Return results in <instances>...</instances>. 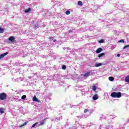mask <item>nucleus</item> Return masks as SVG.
<instances>
[{
  "label": "nucleus",
  "instance_id": "1",
  "mask_svg": "<svg viewBox=\"0 0 129 129\" xmlns=\"http://www.w3.org/2000/svg\"><path fill=\"white\" fill-rule=\"evenodd\" d=\"M111 96L113 98H120L121 97V93L120 92H113L111 93Z\"/></svg>",
  "mask_w": 129,
  "mask_h": 129
},
{
  "label": "nucleus",
  "instance_id": "2",
  "mask_svg": "<svg viewBox=\"0 0 129 129\" xmlns=\"http://www.w3.org/2000/svg\"><path fill=\"white\" fill-rule=\"evenodd\" d=\"M7 99V94L2 93L0 94V100H5Z\"/></svg>",
  "mask_w": 129,
  "mask_h": 129
},
{
  "label": "nucleus",
  "instance_id": "3",
  "mask_svg": "<svg viewBox=\"0 0 129 129\" xmlns=\"http://www.w3.org/2000/svg\"><path fill=\"white\" fill-rule=\"evenodd\" d=\"M99 129H112V127H110V126H109L105 128L103 125H101L99 127Z\"/></svg>",
  "mask_w": 129,
  "mask_h": 129
},
{
  "label": "nucleus",
  "instance_id": "4",
  "mask_svg": "<svg viewBox=\"0 0 129 129\" xmlns=\"http://www.w3.org/2000/svg\"><path fill=\"white\" fill-rule=\"evenodd\" d=\"M8 54H9L8 52L2 53V54L0 55V60L3 59V58H4L5 57V56H7V55H8Z\"/></svg>",
  "mask_w": 129,
  "mask_h": 129
},
{
  "label": "nucleus",
  "instance_id": "5",
  "mask_svg": "<svg viewBox=\"0 0 129 129\" xmlns=\"http://www.w3.org/2000/svg\"><path fill=\"white\" fill-rule=\"evenodd\" d=\"M45 123H46V119H43V120L40 121V123L38 125V126H41V125H44Z\"/></svg>",
  "mask_w": 129,
  "mask_h": 129
},
{
  "label": "nucleus",
  "instance_id": "6",
  "mask_svg": "<svg viewBox=\"0 0 129 129\" xmlns=\"http://www.w3.org/2000/svg\"><path fill=\"white\" fill-rule=\"evenodd\" d=\"M84 112L86 113V112H89L90 113H92L93 112V110H92L91 111L89 109H86L84 110Z\"/></svg>",
  "mask_w": 129,
  "mask_h": 129
},
{
  "label": "nucleus",
  "instance_id": "7",
  "mask_svg": "<svg viewBox=\"0 0 129 129\" xmlns=\"http://www.w3.org/2000/svg\"><path fill=\"white\" fill-rule=\"evenodd\" d=\"M9 41H10V42H15V37L14 36H11L8 38Z\"/></svg>",
  "mask_w": 129,
  "mask_h": 129
},
{
  "label": "nucleus",
  "instance_id": "8",
  "mask_svg": "<svg viewBox=\"0 0 129 129\" xmlns=\"http://www.w3.org/2000/svg\"><path fill=\"white\" fill-rule=\"evenodd\" d=\"M102 51V48L99 47L96 50V53H97V54H98Z\"/></svg>",
  "mask_w": 129,
  "mask_h": 129
},
{
  "label": "nucleus",
  "instance_id": "9",
  "mask_svg": "<svg viewBox=\"0 0 129 129\" xmlns=\"http://www.w3.org/2000/svg\"><path fill=\"white\" fill-rule=\"evenodd\" d=\"M39 124V122H35L34 124L32 125L31 128H35L36 126H38V125Z\"/></svg>",
  "mask_w": 129,
  "mask_h": 129
},
{
  "label": "nucleus",
  "instance_id": "10",
  "mask_svg": "<svg viewBox=\"0 0 129 129\" xmlns=\"http://www.w3.org/2000/svg\"><path fill=\"white\" fill-rule=\"evenodd\" d=\"M92 99L94 100H97V99H98V95L97 94H95L93 96Z\"/></svg>",
  "mask_w": 129,
  "mask_h": 129
},
{
  "label": "nucleus",
  "instance_id": "11",
  "mask_svg": "<svg viewBox=\"0 0 129 129\" xmlns=\"http://www.w3.org/2000/svg\"><path fill=\"white\" fill-rule=\"evenodd\" d=\"M102 66V63H95V67H100V66Z\"/></svg>",
  "mask_w": 129,
  "mask_h": 129
},
{
  "label": "nucleus",
  "instance_id": "12",
  "mask_svg": "<svg viewBox=\"0 0 129 129\" xmlns=\"http://www.w3.org/2000/svg\"><path fill=\"white\" fill-rule=\"evenodd\" d=\"M34 28H35V29H38V28H41V24H35Z\"/></svg>",
  "mask_w": 129,
  "mask_h": 129
},
{
  "label": "nucleus",
  "instance_id": "13",
  "mask_svg": "<svg viewBox=\"0 0 129 129\" xmlns=\"http://www.w3.org/2000/svg\"><path fill=\"white\" fill-rule=\"evenodd\" d=\"M33 101H35V102H39V100H38V98H37V97H36V96H34L33 98Z\"/></svg>",
  "mask_w": 129,
  "mask_h": 129
},
{
  "label": "nucleus",
  "instance_id": "14",
  "mask_svg": "<svg viewBox=\"0 0 129 129\" xmlns=\"http://www.w3.org/2000/svg\"><path fill=\"white\" fill-rule=\"evenodd\" d=\"M89 75H90V72H88L87 73H86L85 74H84V77H88Z\"/></svg>",
  "mask_w": 129,
  "mask_h": 129
},
{
  "label": "nucleus",
  "instance_id": "15",
  "mask_svg": "<svg viewBox=\"0 0 129 129\" xmlns=\"http://www.w3.org/2000/svg\"><path fill=\"white\" fill-rule=\"evenodd\" d=\"M92 90H93V91H96V89H97V87H96V86L94 85V86H92Z\"/></svg>",
  "mask_w": 129,
  "mask_h": 129
},
{
  "label": "nucleus",
  "instance_id": "16",
  "mask_svg": "<svg viewBox=\"0 0 129 129\" xmlns=\"http://www.w3.org/2000/svg\"><path fill=\"white\" fill-rule=\"evenodd\" d=\"M104 55H105V53L104 52H102V53H100V54L98 55V57L99 58H101V57H103V56H104Z\"/></svg>",
  "mask_w": 129,
  "mask_h": 129
},
{
  "label": "nucleus",
  "instance_id": "17",
  "mask_svg": "<svg viewBox=\"0 0 129 129\" xmlns=\"http://www.w3.org/2000/svg\"><path fill=\"white\" fill-rule=\"evenodd\" d=\"M125 82L129 83V76H127L125 78Z\"/></svg>",
  "mask_w": 129,
  "mask_h": 129
},
{
  "label": "nucleus",
  "instance_id": "18",
  "mask_svg": "<svg viewBox=\"0 0 129 129\" xmlns=\"http://www.w3.org/2000/svg\"><path fill=\"white\" fill-rule=\"evenodd\" d=\"M28 123V122H25L23 124L19 125V127H23L24 125H26Z\"/></svg>",
  "mask_w": 129,
  "mask_h": 129
},
{
  "label": "nucleus",
  "instance_id": "19",
  "mask_svg": "<svg viewBox=\"0 0 129 129\" xmlns=\"http://www.w3.org/2000/svg\"><path fill=\"white\" fill-rule=\"evenodd\" d=\"M29 12H31V8H28L27 9H26L25 11V12L27 14L28 13H29Z\"/></svg>",
  "mask_w": 129,
  "mask_h": 129
},
{
  "label": "nucleus",
  "instance_id": "20",
  "mask_svg": "<svg viewBox=\"0 0 129 129\" xmlns=\"http://www.w3.org/2000/svg\"><path fill=\"white\" fill-rule=\"evenodd\" d=\"M108 79L109 81H113V80H114V78H113V77H109L108 78Z\"/></svg>",
  "mask_w": 129,
  "mask_h": 129
},
{
  "label": "nucleus",
  "instance_id": "21",
  "mask_svg": "<svg viewBox=\"0 0 129 129\" xmlns=\"http://www.w3.org/2000/svg\"><path fill=\"white\" fill-rule=\"evenodd\" d=\"M60 119H62V116H59V117L55 118V121L60 120Z\"/></svg>",
  "mask_w": 129,
  "mask_h": 129
},
{
  "label": "nucleus",
  "instance_id": "22",
  "mask_svg": "<svg viewBox=\"0 0 129 129\" xmlns=\"http://www.w3.org/2000/svg\"><path fill=\"white\" fill-rule=\"evenodd\" d=\"M86 117H87V115L85 114L80 116V118H86Z\"/></svg>",
  "mask_w": 129,
  "mask_h": 129
},
{
  "label": "nucleus",
  "instance_id": "23",
  "mask_svg": "<svg viewBox=\"0 0 129 129\" xmlns=\"http://www.w3.org/2000/svg\"><path fill=\"white\" fill-rule=\"evenodd\" d=\"M19 98V97H15V98H14V100H15L16 102H18V101H20V100Z\"/></svg>",
  "mask_w": 129,
  "mask_h": 129
},
{
  "label": "nucleus",
  "instance_id": "24",
  "mask_svg": "<svg viewBox=\"0 0 129 129\" xmlns=\"http://www.w3.org/2000/svg\"><path fill=\"white\" fill-rule=\"evenodd\" d=\"M26 98H27V96L26 95H23L21 97V99H23V100H25Z\"/></svg>",
  "mask_w": 129,
  "mask_h": 129
},
{
  "label": "nucleus",
  "instance_id": "25",
  "mask_svg": "<svg viewBox=\"0 0 129 129\" xmlns=\"http://www.w3.org/2000/svg\"><path fill=\"white\" fill-rule=\"evenodd\" d=\"M5 32V29L0 27V33H4Z\"/></svg>",
  "mask_w": 129,
  "mask_h": 129
},
{
  "label": "nucleus",
  "instance_id": "26",
  "mask_svg": "<svg viewBox=\"0 0 129 129\" xmlns=\"http://www.w3.org/2000/svg\"><path fill=\"white\" fill-rule=\"evenodd\" d=\"M104 40L103 39H101L99 40L98 43H99L100 44H101L102 43H104Z\"/></svg>",
  "mask_w": 129,
  "mask_h": 129
},
{
  "label": "nucleus",
  "instance_id": "27",
  "mask_svg": "<svg viewBox=\"0 0 129 129\" xmlns=\"http://www.w3.org/2000/svg\"><path fill=\"white\" fill-rule=\"evenodd\" d=\"M78 6H82L83 4H82V2L81 1H79L78 2Z\"/></svg>",
  "mask_w": 129,
  "mask_h": 129
},
{
  "label": "nucleus",
  "instance_id": "28",
  "mask_svg": "<svg viewBox=\"0 0 129 129\" xmlns=\"http://www.w3.org/2000/svg\"><path fill=\"white\" fill-rule=\"evenodd\" d=\"M4 112H5L4 111V109H3V108H0V113H4Z\"/></svg>",
  "mask_w": 129,
  "mask_h": 129
},
{
  "label": "nucleus",
  "instance_id": "29",
  "mask_svg": "<svg viewBox=\"0 0 129 129\" xmlns=\"http://www.w3.org/2000/svg\"><path fill=\"white\" fill-rule=\"evenodd\" d=\"M118 43H124V40L120 39L118 41Z\"/></svg>",
  "mask_w": 129,
  "mask_h": 129
},
{
  "label": "nucleus",
  "instance_id": "30",
  "mask_svg": "<svg viewBox=\"0 0 129 129\" xmlns=\"http://www.w3.org/2000/svg\"><path fill=\"white\" fill-rule=\"evenodd\" d=\"M70 13H71V12L69 10H68V11H66V14H67L68 15H70Z\"/></svg>",
  "mask_w": 129,
  "mask_h": 129
},
{
  "label": "nucleus",
  "instance_id": "31",
  "mask_svg": "<svg viewBox=\"0 0 129 129\" xmlns=\"http://www.w3.org/2000/svg\"><path fill=\"white\" fill-rule=\"evenodd\" d=\"M39 25H41V28H42V27H43V28H44V27H46V25H45L43 23H40V24H39Z\"/></svg>",
  "mask_w": 129,
  "mask_h": 129
},
{
  "label": "nucleus",
  "instance_id": "32",
  "mask_svg": "<svg viewBox=\"0 0 129 129\" xmlns=\"http://www.w3.org/2000/svg\"><path fill=\"white\" fill-rule=\"evenodd\" d=\"M62 69L63 70H66V65H62Z\"/></svg>",
  "mask_w": 129,
  "mask_h": 129
},
{
  "label": "nucleus",
  "instance_id": "33",
  "mask_svg": "<svg viewBox=\"0 0 129 129\" xmlns=\"http://www.w3.org/2000/svg\"><path fill=\"white\" fill-rule=\"evenodd\" d=\"M126 48H129V45H125L123 47V49H126Z\"/></svg>",
  "mask_w": 129,
  "mask_h": 129
},
{
  "label": "nucleus",
  "instance_id": "34",
  "mask_svg": "<svg viewBox=\"0 0 129 129\" xmlns=\"http://www.w3.org/2000/svg\"><path fill=\"white\" fill-rule=\"evenodd\" d=\"M63 50H70V48H69V47L66 48V47H63Z\"/></svg>",
  "mask_w": 129,
  "mask_h": 129
},
{
  "label": "nucleus",
  "instance_id": "35",
  "mask_svg": "<svg viewBox=\"0 0 129 129\" xmlns=\"http://www.w3.org/2000/svg\"><path fill=\"white\" fill-rule=\"evenodd\" d=\"M109 118H110L111 119H113V115H110V116H109Z\"/></svg>",
  "mask_w": 129,
  "mask_h": 129
},
{
  "label": "nucleus",
  "instance_id": "36",
  "mask_svg": "<svg viewBox=\"0 0 129 129\" xmlns=\"http://www.w3.org/2000/svg\"><path fill=\"white\" fill-rule=\"evenodd\" d=\"M117 57H120V54L119 53L117 54Z\"/></svg>",
  "mask_w": 129,
  "mask_h": 129
},
{
  "label": "nucleus",
  "instance_id": "37",
  "mask_svg": "<svg viewBox=\"0 0 129 129\" xmlns=\"http://www.w3.org/2000/svg\"><path fill=\"white\" fill-rule=\"evenodd\" d=\"M77 118L78 119V120H79V119H80V116H77Z\"/></svg>",
  "mask_w": 129,
  "mask_h": 129
},
{
  "label": "nucleus",
  "instance_id": "38",
  "mask_svg": "<svg viewBox=\"0 0 129 129\" xmlns=\"http://www.w3.org/2000/svg\"><path fill=\"white\" fill-rule=\"evenodd\" d=\"M72 107H77V105H73Z\"/></svg>",
  "mask_w": 129,
  "mask_h": 129
},
{
  "label": "nucleus",
  "instance_id": "39",
  "mask_svg": "<svg viewBox=\"0 0 129 129\" xmlns=\"http://www.w3.org/2000/svg\"><path fill=\"white\" fill-rule=\"evenodd\" d=\"M53 39H54V38H53V37H49V40H53Z\"/></svg>",
  "mask_w": 129,
  "mask_h": 129
},
{
  "label": "nucleus",
  "instance_id": "40",
  "mask_svg": "<svg viewBox=\"0 0 129 129\" xmlns=\"http://www.w3.org/2000/svg\"><path fill=\"white\" fill-rule=\"evenodd\" d=\"M113 118H115V115H113Z\"/></svg>",
  "mask_w": 129,
  "mask_h": 129
},
{
  "label": "nucleus",
  "instance_id": "41",
  "mask_svg": "<svg viewBox=\"0 0 129 129\" xmlns=\"http://www.w3.org/2000/svg\"><path fill=\"white\" fill-rule=\"evenodd\" d=\"M102 118H103V117H100V119H102Z\"/></svg>",
  "mask_w": 129,
  "mask_h": 129
},
{
  "label": "nucleus",
  "instance_id": "42",
  "mask_svg": "<svg viewBox=\"0 0 129 129\" xmlns=\"http://www.w3.org/2000/svg\"><path fill=\"white\" fill-rule=\"evenodd\" d=\"M56 39L53 40V42H56Z\"/></svg>",
  "mask_w": 129,
  "mask_h": 129
},
{
  "label": "nucleus",
  "instance_id": "43",
  "mask_svg": "<svg viewBox=\"0 0 129 129\" xmlns=\"http://www.w3.org/2000/svg\"><path fill=\"white\" fill-rule=\"evenodd\" d=\"M75 123H76V124L77 123V121H76L75 122Z\"/></svg>",
  "mask_w": 129,
  "mask_h": 129
},
{
  "label": "nucleus",
  "instance_id": "44",
  "mask_svg": "<svg viewBox=\"0 0 129 129\" xmlns=\"http://www.w3.org/2000/svg\"><path fill=\"white\" fill-rule=\"evenodd\" d=\"M98 8L99 9V6H98Z\"/></svg>",
  "mask_w": 129,
  "mask_h": 129
}]
</instances>
